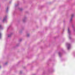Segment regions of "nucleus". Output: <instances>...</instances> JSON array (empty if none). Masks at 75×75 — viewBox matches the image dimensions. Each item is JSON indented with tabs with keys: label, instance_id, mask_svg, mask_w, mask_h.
I'll use <instances>...</instances> for the list:
<instances>
[{
	"label": "nucleus",
	"instance_id": "obj_1",
	"mask_svg": "<svg viewBox=\"0 0 75 75\" xmlns=\"http://www.w3.org/2000/svg\"><path fill=\"white\" fill-rule=\"evenodd\" d=\"M66 45L67 47L68 50H69L71 48V44L67 43H66Z\"/></svg>",
	"mask_w": 75,
	"mask_h": 75
},
{
	"label": "nucleus",
	"instance_id": "obj_2",
	"mask_svg": "<svg viewBox=\"0 0 75 75\" xmlns=\"http://www.w3.org/2000/svg\"><path fill=\"white\" fill-rule=\"evenodd\" d=\"M3 23H4V22L7 23V16H6L4 17L3 19Z\"/></svg>",
	"mask_w": 75,
	"mask_h": 75
},
{
	"label": "nucleus",
	"instance_id": "obj_3",
	"mask_svg": "<svg viewBox=\"0 0 75 75\" xmlns=\"http://www.w3.org/2000/svg\"><path fill=\"white\" fill-rule=\"evenodd\" d=\"M68 33L69 35V38L70 39H71V37H70V35H71V31H70V30H69V28H68Z\"/></svg>",
	"mask_w": 75,
	"mask_h": 75
},
{
	"label": "nucleus",
	"instance_id": "obj_4",
	"mask_svg": "<svg viewBox=\"0 0 75 75\" xmlns=\"http://www.w3.org/2000/svg\"><path fill=\"white\" fill-rule=\"evenodd\" d=\"M74 16V14H72L71 15V18L70 21V22H71V21H72V17H73Z\"/></svg>",
	"mask_w": 75,
	"mask_h": 75
},
{
	"label": "nucleus",
	"instance_id": "obj_5",
	"mask_svg": "<svg viewBox=\"0 0 75 75\" xmlns=\"http://www.w3.org/2000/svg\"><path fill=\"white\" fill-rule=\"evenodd\" d=\"M59 54L60 57H61V55H62V53H61V52H59Z\"/></svg>",
	"mask_w": 75,
	"mask_h": 75
},
{
	"label": "nucleus",
	"instance_id": "obj_6",
	"mask_svg": "<svg viewBox=\"0 0 75 75\" xmlns=\"http://www.w3.org/2000/svg\"><path fill=\"white\" fill-rule=\"evenodd\" d=\"M12 34H13V33H11L10 35H8V37H11V35H12Z\"/></svg>",
	"mask_w": 75,
	"mask_h": 75
},
{
	"label": "nucleus",
	"instance_id": "obj_7",
	"mask_svg": "<svg viewBox=\"0 0 75 75\" xmlns=\"http://www.w3.org/2000/svg\"><path fill=\"white\" fill-rule=\"evenodd\" d=\"M2 37V33H0V38H1V37Z\"/></svg>",
	"mask_w": 75,
	"mask_h": 75
},
{
	"label": "nucleus",
	"instance_id": "obj_8",
	"mask_svg": "<svg viewBox=\"0 0 75 75\" xmlns=\"http://www.w3.org/2000/svg\"><path fill=\"white\" fill-rule=\"evenodd\" d=\"M26 19V18H25L23 19V22H25V19Z\"/></svg>",
	"mask_w": 75,
	"mask_h": 75
},
{
	"label": "nucleus",
	"instance_id": "obj_9",
	"mask_svg": "<svg viewBox=\"0 0 75 75\" xmlns=\"http://www.w3.org/2000/svg\"><path fill=\"white\" fill-rule=\"evenodd\" d=\"M3 28L2 26H1V25H0V29H1Z\"/></svg>",
	"mask_w": 75,
	"mask_h": 75
},
{
	"label": "nucleus",
	"instance_id": "obj_10",
	"mask_svg": "<svg viewBox=\"0 0 75 75\" xmlns=\"http://www.w3.org/2000/svg\"><path fill=\"white\" fill-rule=\"evenodd\" d=\"M8 7H7L6 9V12H7V11H8Z\"/></svg>",
	"mask_w": 75,
	"mask_h": 75
},
{
	"label": "nucleus",
	"instance_id": "obj_11",
	"mask_svg": "<svg viewBox=\"0 0 75 75\" xmlns=\"http://www.w3.org/2000/svg\"><path fill=\"white\" fill-rule=\"evenodd\" d=\"M7 64H8V62H6L4 63V65H7Z\"/></svg>",
	"mask_w": 75,
	"mask_h": 75
},
{
	"label": "nucleus",
	"instance_id": "obj_12",
	"mask_svg": "<svg viewBox=\"0 0 75 75\" xmlns=\"http://www.w3.org/2000/svg\"><path fill=\"white\" fill-rule=\"evenodd\" d=\"M19 9L20 10V11H22V10H23V8H19Z\"/></svg>",
	"mask_w": 75,
	"mask_h": 75
},
{
	"label": "nucleus",
	"instance_id": "obj_13",
	"mask_svg": "<svg viewBox=\"0 0 75 75\" xmlns=\"http://www.w3.org/2000/svg\"><path fill=\"white\" fill-rule=\"evenodd\" d=\"M30 34L29 33H28L27 34V36L28 37H29L30 36Z\"/></svg>",
	"mask_w": 75,
	"mask_h": 75
},
{
	"label": "nucleus",
	"instance_id": "obj_14",
	"mask_svg": "<svg viewBox=\"0 0 75 75\" xmlns=\"http://www.w3.org/2000/svg\"><path fill=\"white\" fill-rule=\"evenodd\" d=\"M18 6V4H16V5H15L16 7L17 6Z\"/></svg>",
	"mask_w": 75,
	"mask_h": 75
},
{
	"label": "nucleus",
	"instance_id": "obj_15",
	"mask_svg": "<svg viewBox=\"0 0 75 75\" xmlns=\"http://www.w3.org/2000/svg\"><path fill=\"white\" fill-rule=\"evenodd\" d=\"M21 73H22V71H21L20 72V74H21Z\"/></svg>",
	"mask_w": 75,
	"mask_h": 75
},
{
	"label": "nucleus",
	"instance_id": "obj_16",
	"mask_svg": "<svg viewBox=\"0 0 75 75\" xmlns=\"http://www.w3.org/2000/svg\"><path fill=\"white\" fill-rule=\"evenodd\" d=\"M22 40L21 39H20L19 40V41H21Z\"/></svg>",
	"mask_w": 75,
	"mask_h": 75
},
{
	"label": "nucleus",
	"instance_id": "obj_17",
	"mask_svg": "<svg viewBox=\"0 0 75 75\" xmlns=\"http://www.w3.org/2000/svg\"><path fill=\"white\" fill-rule=\"evenodd\" d=\"M1 68V66H0V68Z\"/></svg>",
	"mask_w": 75,
	"mask_h": 75
},
{
	"label": "nucleus",
	"instance_id": "obj_18",
	"mask_svg": "<svg viewBox=\"0 0 75 75\" xmlns=\"http://www.w3.org/2000/svg\"><path fill=\"white\" fill-rule=\"evenodd\" d=\"M10 3H11V2H9Z\"/></svg>",
	"mask_w": 75,
	"mask_h": 75
}]
</instances>
